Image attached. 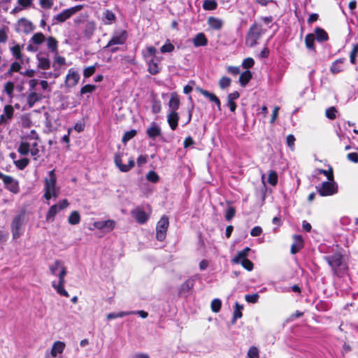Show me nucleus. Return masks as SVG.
<instances>
[{
	"label": "nucleus",
	"instance_id": "obj_64",
	"mask_svg": "<svg viewBox=\"0 0 358 358\" xmlns=\"http://www.w3.org/2000/svg\"><path fill=\"white\" fill-rule=\"evenodd\" d=\"M95 70L94 66H88L84 69L83 75L85 78H89L94 73Z\"/></svg>",
	"mask_w": 358,
	"mask_h": 358
},
{
	"label": "nucleus",
	"instance_id": "obj_44",
	"mask_svg": "<svg viewBox=\"0 0 358 358\" xmlns=\"http://www.w3.org/2000/svg\"><path fill=\"white\" fill-rule=\"evenodd\" d=\"M317 172L318 173L324 174L325 176H327L328 180H333L334 179L333 169L331 166L327 171L323 169H317Z\"/></svg>",
	"mask_w": 358,
	"mask_h": 358
},
{
	"label": "nucleus",
	"instance_id": "obj_42",
	"mask_svg": "<svg viewBox=\"0 0 358 358\" xmlns=\"http://www.w3.org/2000/svg\"><path fill=\"white\" fill-rule=\"evenodd\" d=\"M13 55L17 59H20L22 58L21 47L20 45L16 44L10 48Z\"/></svg>",
	"mask_w": 358,
	"mask_h": 358
},
{
	"label": "nucleus",
	"instance_id": "obj_18",
	"mask_svg": "<svg viewBox=\"0 0 358 358\" xmlns=\"http://www.w3.org/2000/svg\"><path fill=\"white\" fill-rule=\"evenodd\" d=\"M196 90L204 96L209 99L210 101L214 102L217 105L219 110L221 109L220 101L215 94L210 93V92H209L205 90H203L201 88H199V87H198Z\"/></svg>",
	"mask_w": 358,
	"mask_h": 358
},
{
	"label": "nucleus",
	"instance_id": "obj_37",
	"mask_svg": "<svg viewBox=\"0 0 358 358\" xmlns=\"http://www.w3.org/2000/svg\"><path fill=\"white\" fill-rule=\"evenodd\" d=\"M315 39V37L313 34H309L306 36L305 43H306V46L307 48H308L310 50H315V45H314Z\"/></svg>",
	"mask_w": 358,
	"mask_h": 358
},
{
	"label": "nucleus",
	"instance_id": "obj_13",
	"mask_svg": "<svg viewBox=\"0 0 358 358\" xmlns=\"http://www.w3.org/2000/svg\"><path fill=\"white\" fill-rule=\"evenodd\" d=\"M115 164L122 172L129 171L134 166L135 164L134 159L131 158L129 160L128 164H123L120 155H116L115 156Z\"/></svg>",
	"mask_w": 358,
	"mask_h": 358
},
{
	"label": "nucleus",
	"instance_id": "obj_40",
	"mask_svg": "<svg viewBox=\"0 0 358 358\" xmlns=\"http://www.w3.org/2000/svg\"><path fill=\"white\" fill-rule=\"evenodd\" d=\"M203 8L208 10H214L217 8V3L215 0H204Z\"/></svg>",
	"mask_w": 358,
	"mask_h": 358
},
{
	"label": "nucleus",
	"instance_id": "obj_29",
	"mask_svg": "<svg viewBox=\"0 0 358 358\" xmlns=\"http://www.w3.org/2000/svg\"><path fill=\"white\" fill-rule=\"evenodd\" d=\"M207 38L204 34L199 33L193 38V43L195 47L204 46L207 44Z\"/></svg>",
	"mask_w": 358,
	"mask_h": 358
},
{
	"label": "nucleus",
	"instance_id": "obj_35",
	"mask_svg": "<svg viewBox=\"0 0 358 358\" xmlns=\"http://www.w3.org/2000/svg\"><path fill=\"white\" fill-rule=\"evenodd\" d=\"M252 74L250 71L242 73L239 78V82L242 86H245L251 79Z\"/></svg>",
	"mask_w": 358,
	"mask_h": 358
},
{
	"label": "nucleus",
	"instance_id": "obj_14",
	"mask_svg": "<svg viewBox=\"0 0 358 358\" xmlns=\"http://www.w3.org/2000/svg\"><path fill=\"white\" fill-rule=\"evenodd\" d=\"M13 113L14 109L12 106H5L3 112L0 116V124H7L13 118Z\"/></svg>",
	"mask_w": 358,
	"mask_h": 358
},
{
	"label": "nucleus",
	"instance_id": "obj_63",
	"mask_svg": "<svg viewBox=\"0 0 358 358\" xmlns=\"http://www.w3.org/2000/svg\"><path fill=\"white\" fill-rule=\"evenodd\" d=\"M8 28L7 27H3L2 29H0V43H5L7 41L8 38Z\"/></svg>",
	"mask_w": 358,
	"mask_h": 358
},
{
	"label": "nucleus",
	"instance_id": "obj_25",
	"mask_svg": "<svg viewBox=\"0 0 358 358\" xmlns=\"http://www.w3.org/2000/svg\"><path fill=\"white\" fill-rule=\"evenodd\" d=\"M180 106V99L176 93H172L169 103L170 111L176 112Z\"/></svg>",
	"mask_w": 358,
	"mask_h": 358
},
{
	"label": "nucleus",
	"instance_id": "obj_30",
	"mask_svg": "<svg viewBox=\"0 0 358 358\" xmlns=\"http://www.w3.org/2000/svg\"><path fill=\"white\" fill-rule=\"evenodd\" d=\"M37 59H38V68H40L41 69H44V70L50 68V62L48 57L38 55Z\"/></svg>",
	"mask_w": 358,
	"mask_h": 358
},
{
	"label": "nucleus",
	"instance_id": "obj_60",
	"mask_svg": "<svg viewBox=\"0 0 358 358\" xmlns=\"http://www.w3.org/2000/svg\"><path fill=\"white\" fill-rule=\"evenodd\" d=\"M358 53V45H355L350 52V58L352 64H355L356 55Z\"/></svg>",
	"mask_w": 358,
	"mask_h": 358
},
{
	"label": "nucleus",
	"instance_id": "obj_53",
	"mask_svg": "<svg viewBox=\"0 0 358 358\" xmlns=\"http://www.w3.org/2000/svg\"><path fill=\"white\" fill-rule=\"evenodd\" d=\"M235 213H236L235 208L232 206H229L226 210L225 217H226L227 220H228V221L231 220L235 215Z\"/></svg>",
	"mask_w": 358,
	"mask_h": 358
},
{
	"label": "nucleus",
	"instance_id": "obj_15",
	"mask_svg": "<svg viewBox=\"0 0 358 358\" xmlns=\"http://www.w3.org/2000/svg\"><path fill=\"white\" fill-rule=\"evenodd\" d=\"M65 282V277H62L59 278L58 282L52 281V286L59 295L69 297V294L64 289Z\"/></svg>",
	"mask_w": 358,
	"mask_h": 358
},
{
	"label": "nucleus",
	"instance_id": "obj_39",
	"mask_svg": "<svg viewBox=\"0 0 358 358\" xmlns=\"http://www.w3.org/2000/svg\"><path fill=\"white\" fill-rule=\"evenodd\" d=\"M193 286H194V280H191V279L187 280L181 285L180 292L181 293H187L192 289Z\"/></svg>",
	"mask_w": 358,
	"mask_h": 358
},
{
	"label": "nucleus",
	"instance_id": "obj_6",
	"mask_svg": "<svg viewBox=\"0 0 358 358\" xmlns=\"http://www.w3.org/2000/svg\"><path fill=\"white\" fill-rule=\"evenodd\" d=\"M316 189L319 194L322 196H331L337 193L338 185L336 182L333 180L323 182L320 185L316 186Z\"/></svg>",
	"mask_w": 358,
	"mask_h": 358
},
{
	"label": "nucleus",
	"instance_id": "obj_61",
	"mask_svg": "<svg viewBox=\"0 0 358 358\" xmlns=\"http://www.w3.org/2000/svg\"><path fill=\"white\" fill-rule=\"evenodd\" d=\"M337 113V110L334 107H331L326 110V116L331 119L334 120L336 118V113Z\"/></svg>",
	"mask_w": 358,
	"mask_h": 358
},
{
	"label": "nucleus",
	"instance_id": "obj_56",
	"mask_svg": "<svg viewBox=\"0 0 358 358\" xmlns=\"http://www.w3.org/2000/svg\"><path fill=\"white\" fill-rule=\"evenodd\" d=\"M136 130H131L129 131L126 132L122 137V141L127 142V141H129L130 139L134 138L136 136Z\"/></svg>",
	"mask_w": 358,
	"mask_h": 358
},
{
	"label": "nucleus",
	"instance_id": "obj_7",
	"mask_svg": "<svg viewBox=\"0 0 358 358\" xmlns=\"http://www.w3.org/2000/svg\"><path fill=\"white\" fill-rule=\"evenodd\" d=\"M169 225L168 217L166 215L162 216L156 226V237L157 240L162 241L165 239Z\"/></svg>",
	"mask_w": 358,
	"mask_h": 358
},
{
	"label": "nucleus",
	"instance_id": "obj_19",
	"mask_svg": "<svg viewBox=\"0 0 358 358\" xmlns=\"http://www.w3.org/2000/svg\"><path fill=\"white\" fill-rule=\"evenodd\" d=\"M115 221L112 220H108L106 221H98L94 223V227L98 229H107L108 230H112L115 227Z\"/></svg>",
	"mask_w": 358,
	"mask_h": 358
},
{
	"label": "nucleus",
	"instance_id": "obj_55",
	"mask_svg": "<svg viewBox=\"0 0 358 358\" xmlns=\"http://www.w3.org/2000/svg\"><path fill=\"white\" fill-rule=\"evenodd\" d=\"M173 50H174V45L170 43L164 44L160 48V51L162 53L171 52L173 51Z\"/></svg>",
	"mask_w": 358,
	"mask_h": 358
},
{
	"label": "nucleus",
	"instance_id": "obj_3",
	"mask_svg": "<svg viewBox=\"0 0 358 358\" xmlns=\"http://www.w3.org/2000/svg\"><path fill=\"white\" fill-rule=\"evenodd\" d=\"M263 34L262 25L253 24L249 29L245 38V43L250 47H253L257 43V41Z\"/></svg>",
	"mask_w": 358,
	"mask_h": 358
},
{
	"label": "nucleus",
	"instance_id": "obj_9",
	"mask_svg": "<svg viewBox=\"0 0 358 358\" xmlns=\"http://www.w3.org/2000/svg\"><path fill=\"white\" fill-rule=\"evenodd\" d=\"M83 8L82 5H78L70 8L63 10L62 13L55 16V19L58 22H64L66 20L69 19L73 15L78 13Z\"/></svg>",
	"mask_w": 358,
	"mask_h": 358
},
{
	"label": "nucleus",
	"instance_id": "obj_16",
	"mask_svg": "<svg viewBox=\"0 0 358 358\" xmlns=\"http://www.w3.org/2000/svg\"><path fill=\"white\" fill-rule=\"evenodd\" d=\"M131 214L139 224H144L149 218V215L140 208L134 209Z\"/></svg>",
	"mask_w": 358,
	"mask_h": 358
},
{
	"label": "nucleus",
	"instance_id": "obj_33",
	"mask_svg": "<svg viewBox=\"0 0 358 358\" xmlns=\"http://www.w3.org/2000/svg\"><path fill=\"white\" fill-rule=\"evenodd\" d=\"M315 37L318 41L323 42L327 41L328 35L324 29L321 28H316L315 30Z\"/></svg>",
	"mask_w": 358,
	"mask_h": 358
},
{
	"label": "nucleus",
	"instance_id": "obj_26",
	"mask_svg": "<svg viewBox=\"0 0 358 358\" xmlns=\"http://www.w3.org/2000/svg\"><path fill=\"white\" fill-rule=\"evenodd\" d=\"M46 37L41 32L35 33L30 38V42L38 47L45 41Z\"/></svg>",
	"mask_w": 358,
	"mask_h": 358
},
{
	"label": "nucleus",
	"instance_id": "obj_28",
	"mask_svg": "<svg viewBox=\"0 0 358 358\" xmlns=\"http://www.w3.org/2000/svg\"><path fill=\"white\" fill-rule=\"evenodd\" d=\"M250 250L249 248H245L244 250L238 252L237 255L232 259V262L238 264L242 260L248 259L247 256Z\"/></svg>",
	"mask_w": 358,
	"mask_h": 358
},
{
	"label": "nucleus",
	"instance_id": "obj_41",
	"mask_svg": "<svg viewBox=\"0 0 358 358\" xmlns=\"http://www.w3.org/2000/svg\"><path fill=\"white\" fill-rule=\"evenodd\" d=\"M222 306V301L219 299H215L211 301L210 308L213 312L218 313Z\"/></svg>",
	"mask_w": 358,
	"mask_h": 358
},
{
	"label": "nucleus",
	"instance_id": "obj_27",
	"mask_svg": "<svg viewBox=\"0 0 358 358\" xmlns=\"http://www.w3.org/2000/svg\"><path fill=\"white\" fill-rule=\"evenodd\" d=\"M45 41L46 45L50 51L53 53H57L58 41L56 40V38L52 36H49L46 38Z\"/></svg>",
	"mask_w": 358,
	"mask_h": 358
},
{
	"label": "nucleus",
	"instance_id": "obj_5",
	"mask_svg": "<svg viewBox=\"0 0 358 358\" xmlns=\"http://www.w3.org/2000/svg\"><path fill=\"white\" fill-rule=\"evenodd\" d=\"M17 151L22 155H27L28 153H30L34 160H37L39 157L38 143L36 141L33 142H22Z\"/></svg>",
	"mask_w": 358,
	"mask_h": 358
},
{
	"label": "nucleus",
	"instance_id": "obj_17",
	"mask_svg": "<svg viewBox=\"0 0 358 358\" xmlns=\"http://www.w3.org/2000/svg\"><path fill=\"white\" fill-rule=\"evenodd\" d=\"M65 343L62 341H56L53 343L49 355L56 357L58 355L62 354L65 348Z\"/></svg>",
	"mask_w": 358,
	"mask_h": 358
},
{
	"label": "nucleus",
	"instance_id": "obj_23",
	"mask_svg": "<svg viewBox=\"0 0 358 358\" xmlns=\"http://www.w3.org/2000/svg\"><path fill=\"white\" fill-rule=\"evenodd\" d=\"M294 243L291 247V252L295 254L299 252L303 247V241L300 235H294L293 236Z\"/></svg>",
	"mask_w": 358,
	"mask_h": 358
},
{
	"label": "nucleus",
	"instance_id": "obj_46",
	"mask_svg": "<svg viewBox=\"0 0 358 358\" xmlns=\"http://www.w3.org/2000/svg\"><path fill=\"white\" fill-rule=\"evenodd\" d=\"M248 358H259V350L255 347H250L247 353Z\"/></svg>",
	"mask_w": 358,
	"mask_h": 358
},
{
	"label": "nucleus",
	"instance_id": "obj_10",
	"mask_svg": "<svg viewBox=\"0 0 358 358\" xmlns=\"http://www.w3.org/2000/svg\"><path fill=\"white\" fill-rule=\"evenodd\" d=\"M127 38V34L126 31L121 30L120 31H116L113 35L111 39L106 45V48H109L115 45H122L125 43Z\"/></svg>",
	"mask_w": 358,
	"mask_h": 358
},
{
	"label": "nucleus",
	"instance_id": "obj_4",
	"mask_svg": "<svg viewBox=\"0 0 358 358\" xmlns=\"http://www.w3.org/2000/svg\"><path fill=\"white\" fill-rule=\"evenodd\" d=\"M25 222V211L22 210L15 215L11 222L10 228L13 239L18 238L22 234V228Z\"/></svg>",
	"mask_w": 358,
	"mask_h": 358
},
{
	"label": "nucleus",
	"instance_id": "obj_1",
	"mask_svg": "<svg viewBox=\"0 0 358 358\" xmlns=\"http://www.w3.org/2000/svg\"><path fill=\"white\" fill-rule=\"evenodd\" d=\"M324 259L328 263L335 275L341 276L347 272V264L345 262L342 255L340 253H335L331 255L326 256Z\"/></svg>",
	"mask_w": 358,
	"mask_h": 358
},
{
	"label": "nucleus",
	"instance_id": "obj_43",
	"mask_svg": "<svg viewBox=\"0 0 358 358\" xmlns=\"http://www.w3.org/2000/svg\"><path fill=\"white\" fill-rule=\"evenodd\" d=\"M278 176L275 171H270L268 173V182L274 186L277 184Z\"/></svg>",
	"mask_w": 358,
	"mask_h": 358
},
{
	"label": "nucleus",
	"instance_id": "obj_8",
	"mask_svg": "<svg viewBox=\"0 0 358 358\" xmlns=\"http://www.w3.org/2000/svg\"><path fill=\"white\" fill-rule=\"evenodd\" d=\"M49 271L50 274L57 276L59 278L65 277L67 271L64 262L61 260L56 259L49 265Z\"/></svg>",
	"mask_w": 358,
	"mask_h": 358
},
{
	"label": "nucleus",
	"instance_id": "obj_62",
	"mask_svg": "<svg viewBox=\"0 0 358 358\" xmlns=\"http://www.w3.org/2000/svg\"><path fill=\"white\" fill-rule=\"evenodd\" d=\"M39 3L43 8L49 9L52 6L54 2L53 0H39Z\"/></svg>",
	"mask_w": 358,
	"mask_h": 358
},
{
	"label": "nucleus",
	"instance_id": "obj_48",
	"mask_svg": "<svg viewBox=\"0 0 358 358\" xmlns=\"http://www.w3.org/2000/svg\"><path fill=\"white\" fill-rule=\"evenodd\" d=\"M231 79L228 77L223 76L220 78L219 81V85L220 88L224 89L226 87H228L231 84Z\"/></svg>",
	"mask_w": 358,
	"mask_h": 358
},
{
	"label": "nucleus",
	"instance_id": "obj_51",
	"mask_svg": "<svg viewBox=\"0 0 358 358\" xmlns=\"http://www.w3.org/2000/svg\"><path fill=\"white\" fill-rule=\"evenodd\" d=\"M147 179L152 182H157L159 180V176L153 171H150L146 176Z\"/></svg>",
	"mask_w": 358,
	"mask_h": 358
},
{
	"label": "nucleus",
	"instance_id": "obj_49",
	"mask_svg": "<svg viewBox=\"0 0 358 358\" xmlns=\"http://www.w3.org/2000/svg\"><path fill=\"white\" fill-rule=\"evenodd\" d=\"M4 92L10 96H12L14 90V84L12 82H7L4 85Z\"/></svg>",
	"mask_w": 358,
	"mask_h": 358
},
{
	"label": "nucleus",
	"instance_id": "obj_31",
	"mask_svg": "<svg viewBox=\"0 0 358 358\" xmlns=\"http://www.w3.org/2000/svg\"><path fill=\"white\" fill-rule=\"evenodd\" d=\"M41 94L36 93L34 92H32L29 93L27 96V103L29 104V107H32L35 104V103H36L37 101L41 100Z\"/></svg>",
	"mask_w": 358,
	"mask_h": 358
},
{
	"label": "nucleus",
	"instance_id": "obj_59",
	"mask_svg": "<svg viewBox=\"0 0 358 358\" xmlns=\"http://www.w3.org/2000/svg\"><path fill=\"white\" fill-rule=\"evenodd\" d=\"M34 0H17V5L20 6L23 9L31 6Z\"/></svg>",
	"mask_w": 358,
	"mask_h": 358
},
{
	"label": "nucleus",
	"instance_id": "obj_34",
	"mask_svg": "<svg viewBox=\"0 0 358 358\" xmlns=\"http://www.w3.org/2000/svg\"><path fill=\"white\" fill-rule=\"evenodd\" d=\"M208 22L209 26L214 29H220L222 26V21L214 17H210Z\"/></svg>",
	"mask_w": 358,
	"mask_h": 358
},
{
	"label": "nucleus",
	"instance_id": "obj_58",
	"mask_svg": "<svg viewBox=\"0 0 358 358\" xmlns=\"http://www.w3.org/2000/svg\"><path fill=\"white\" fill-rule=\"evenodd\" d=\"M240 264L244 267L246 270L250 271L253 269V264L252 262L248 259H243Z\"/></svg>",
	"mask_w": 358,
	"mask_h": 358
},
{
	"label": "nucleus",
	"instance_id": "obj_54",
	"mask_svg": "<svg viewBox=\"0 0 358 358\" xmlns=\"http://www.w3.org/2000/svg\"><path fill=\"white\" fill-rule=\"evenodd\" d=\"M157 49L152 46H149L147 48L146 53L144 54V57L145 58L152 57H155L157 54Z\"/></svg>",
	"mask_w": 358,
	"mask_h": 358
},
{
	"label": "nucleus",
	"instance_id": "obj_45",
	"mask_svg": "<svg viewBox=\"0 0 358 358\" xmlns=\"http://www.w3.org/2000/svg\"><path fill=\"white\" fill-rule=\"evenodd\" d=\"M20 125L24 128H29L31 126V121L27 115H22L20 118Z\"/></svg>",
	"mask_w": 358,
	"mask_h": 358
},
{
	"label": "nucleus",
	"instance_id": "obj_38",
	"mask_svg": "<svg viewBox=\"0 0 358 358\" xmlns=\"http://www.w3.org/2000/svg\"><path fill=\"white\" fill-rule=\"evenodd\" d=\"M69 223L73 225L77 224L80 221V216L78 211H73L69 217Z\"/></svg>",
	"mask_w": 358,
	"mask_h": 358
},
{
	"label": "nucleus",
	"instance_id": "obj_24",
	"mask_svg": "<svg viewBox=\"0 0 358 358\" xmlns=\"http://www.w3.org/2000/svg\"><path fill=\"white\" fill-rule=\"evenodd\" d=\"M160 61V59H157V61L155 60L153 58L150 59L148 61V71L152 75H156L157 74L159 71L160 68L159 66L158 62Z\"/></svg>",
	"mask_w": 358,
	"mask_h": 358
},
{
	"label": "nucleus",
	"instance_id": "obj_57",
	"mask_svg": "<svg viewBox=\"0 0 358 358\" xmlns=\"http://www.w3.org/2000/svg\"><path fill=\"white\" fill-rule=\"evenodd\" d=\"M259 297V296L258 294H252L245 295V299L246 301H248L249 303H255L257 302Z\"/></svg>",
	"mask_w": 358,
	"mask_h": 358
},
{
	"label": "nucleus",
	"instance_id": "obj_22",
	"mask_svg": "<svg viewBox=\"0 0 358 358\" xmlns=\"http://www.w3.org/2000/svg\"><path fill=\"white\" fill-rule=\"evenodd\" d=\"M116 19L115 15L109 10L103 11L101 20L104 24H111Z\"/></svg>",
	"mask_w": 358,
	"mask_h": 358
},
{
	"label": "nucleus",
	"instance_id": "obj_20",
	"mask_svg": "<svg viewBox=\"0 0 358 358\" xmlns=\"http://www.w3.org/2000/svg\"><path fill=\"white\" fill-rule=\"evenodd\" d=\"M146 134L150 138H155L157 136H161V134H162L161 128L156 123L153 122L147 129Z\"/></svg>",
	"mask_w": 358,
	"mask_h": 358
},
{
	"label": "nucleus",
	"instance_id": "obj_36",
	"mask_svg": "<svg viewBox=\"0 0 358 358\" xmlns=\"http://www.w3.org/2000/svg\"><path fill=\"white\" fill-rule=\"evenodd\" d=\"M343 62L344 59H339L335 61L331 66V71L334 74L341 72L342 71L341 64Z\"/></svg>",
	"mask_w": 358,
	"mask_h": 358
},
{
	"label": "nucleus",
	"instance_id": "obj_12",
	"mask_svg": "<svg viewBox=\"0 0 358 358\" xmlns=\"http://www.w3.org/2000/svg\"><path fill=\"white\" fill-rule=\"evenodd\" d=\"M32 22L26 18L20 19L16 24V30L18 32L29 34L34 29Z\"/></svg>",
	"mask_w": 358,
	"mask_h": 358
},
{
	"label": "nucleus",
	"instance_id": "obj_50",
	"mask_svg": "<svg viewBox=\"0 0 358 358\" xmlns=\"http://www.w3.org/2000/svg\"><path fill=\"white\" fill-rule=\"evenodd\" d=\"M242 306H241L238 303H236V309L234 312V319H233V323L236 322V320L238 318H241L242 317V313L241 309Z\"/></svg>",
	"mask_w": 358,
	"mask_h": 358
},
{
	"label": "nucleus",
	"instance_id": "obj_2",
	"mask_svg": "<svg viewBox=\"0 0 358 358\" xmlns=\"http://www.w3.org/2000/svg\"><path fill=\"white\" fill-rule=\"evenodd\" d=\"M44 185V197L49 200L52 197L57 198L59 195V189L56 185L57 176L55 170H52L48 173V177L45 178Z\"/></svg>",
	"mask_w": 358,
	"mask_h": 358
},
{
	"label": "nucleus",
	"instance_id": "obj_47",
	"mask_svg": "<svg viewBox=\"0 0 358 358\" xmlns=\"http://www.w3.org/2000/svg\"><path fill=\"white\" fill-rule=\"evenodd\" d=\"M29 160L27 158H23L17 161H15V166L20 169H24L29 164Z\"/></svg>",
	"mask_w": 358,
	"mask_h": 358
},
{
	"label": "nucleus",
	"instance_id": "obj_52",
	"mask_svg": "<svg viewBox=\"0 0 358 358\" xmlns=\"http://www.w3.org/2000/svg\"><path fill=\"white\" fill-rule=\"evenodd\" d=\"M8 190L14 194H17L19 192V185L17 180L13 181L9 185L6 187Z\"/></svg>",
	"mask_w": 358,
	"mask_h": 358
},
{
	"label": "nucleus",
	"instance_id": "obj_21",
	"mask_svg": "<svg viewBox=\"0 0 358 358\" xmlns=\"http://www.w3.org/2000/svg\"><path fill=\"white\" fill-rule=\"evenodd\" d=\"M179 116L177 112L170 111L167 116L168 123L172 130H176L178 127Z\"/></svg>",
	"mask_w": 358,
	"mask_h": 358
},
{
	"label": "nucleus",
	"instance_id": "obj_32",
	"mask_svg": "<svg viewBox=\"0 0 358 358\" xmlns=\"http://www.w3.org/2000/svg\"><path fill=\"white\" fill-rule=\"evenodd\" d=\"M59 211L58 205L52 206L47 215H46V220L48 222H52L54 220L55 216Z\"/></svg>",
	"mask_w": 358,
	"mask_h": 358
},
{
	"label": "nucleus",
	"instance_id": "obj_11",
	"mask_svg": "<svg viewBox=\"0 0 358 358\" xmlns=\"http://www.w3.org/2000/svg\"><path fill=\"white\" fill-rule=\"evenodd\" d=\"M80 80V75L74 69H70L65 79V87L70 88L76 86Z\"/></svg>",
	"mask_w": 358,
	"mask_h": 358
}]
</instances>
